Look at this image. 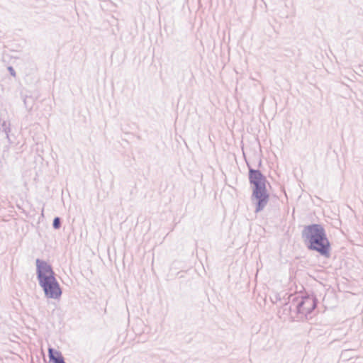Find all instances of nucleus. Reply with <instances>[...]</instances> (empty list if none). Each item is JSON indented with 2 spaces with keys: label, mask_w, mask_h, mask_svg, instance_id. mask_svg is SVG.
Returning <instances> with one entry per match:
<instances>
[{
  "label": "nucleus",
  "mask_w": 363,
  "mask_h": 363,
  "mask_svg": "<svg viewBox=\"0 0 363 363\" xmlns=\"http://www.w3.org/2000/svg\"><path fill=\"white\" fill-rule=\"evenodd\" d=\"M249 181L253 185L252 198L257 200L255 212L262 211L267 206L269 196L266 189L267 179L259 170L249 169Z\"/></svg>",
  "instance_id": "f03ea898"
},
{
  "label": "nucleus",
  "mask_w": 363,
  "mask_h": 363,
  "mask_svg": "<svg viewBox=\"0 0 363 363\" xmlns=\"http://www.w3.org/2000/svg\"><path fill=\"white\" fill-rule=\"evenodd\" d=\"M317 303L313 296L303 297L298 303L296 308L298 314L303 315L308 319V315L315 309Z\"/></svg>",
  "instance_id": "39448f33"
},
{
  "label": "nucleus",
  "mask_w": 363,
  "mask_h": 363,
  "mask_svg": "<svg viewBox=\"0 0 363 363\" xmlns=\"http://www.w3.org/2000/svg\"><path fill=\"white\" fill-rule=\"evenodd\" d=\"M8 69H9V71L10 74H11L12 76H13V77H15V76H16V72H15L14 69H13L12 67H8Z\"/></svg>",
  "instance_id": "1a4fd4ad"
},
{
  "label": "nucleus",
  "mask_w": 363,
  "mask_h": 363,
  "mask_svg": "<svg viewBox=\"0 0 363 363\" xmlns=\"http://www.w3.org/2000/svg\"><path fill=\"white\" fill-rule=\"evenodd\" d=\"M0 122H1V125L3 128V131L6 134V139L10 140V138H9V133L11 131L10 123H7L6 121H3L2 122L0 121Z\"/></svg>",
  "instance_id": "0eeeda50"
},
{
  "label": "nucleus",
  "mask_w": 363,
  "mask_h": 363,
  "mask_svg": "<svg viewBox=\"0 0 363 363\" xmlns=\"http://www.w3.org/2000/svg\"><path fill=\"white\" fill-rule=\"evenodd\" d=\"M35 264L38 283L55 277V272L52 270L51 265L46 261L37 259L35 260Z\"/></svg>",
  "instance_id": "20e7f679"
},
{
  "label": "nucleus",
  "mask_w": 363,
  "mask_h": 363,
  "mask_svg": "<svg viewBox=\"0 0 363 363\" xmlns=\"http://www.w3.org/2000/svg\"><path fill=\"white\" fill-rule=\"evenodd\" d=\"M60 218L59 217H55L53 220L52 226L55 229H58L60 227Z\"/></svg>",
  "instance_id": "6e6552de"
},
{
  "label": "nucleus",
  "mask_w": 363,
  "mask_h": 363,
  "mask_svg": "<svg viewBox=\"0 0 363 363\" xmlns=\"http://www.w3.org/2000/svg\"><path fill=\"white\" fill-rule=\"evenodd\" d=\"M45 296L48 298L59 299L62 295V289L55 277L39 283Z\"/></svg>",
  "instance_id": "7ed1b4c3"
},
{
  "label": "nucleus",
  "mask_w": 363,
  "mask_h": 363,
  "mask_svg": "<svg viewBox=\"0 0 363 363\" xmlns=\"http://www.w3.org/2000/svg\"><path fill=\"white\" fill-rule=\"evenodd\" d=\"M302 236L308 243V248L319 252L321 255L329 257L330 242L326 236L325 229L321 225L312 224L306 226Z\"/></svg>",
  "instance_id": "f257e3e1"
},
{
  "label": "nucleus",
  "mask_w": 363,
  "mask_h": 363,
  "mask_svg": "<svg viewBox=\"0 0 363 363\" xmlns=\"http://www.w3.org/2000/svg\"><path fill=\"white\" fill-rule=\"evenodd\" d=\"M48 356L50 361L53 363H65L60 352L55 350L52 348L48 349Z\"/></svg>",
  "instance_id": "423d86ee"
},
{
  "label": "nucleus",
  "mask_w": 363,
  "mask_h": 363,
  "mask_svg": "<svg viewBox=\"0 0 363 363\" xmlns=\"http://www.w3.org/2000/svg\"><path fill=\"white\" fill-rule=\"evenodd\" d=\"M23 101H24L25 105H26V99H24Z\"/></svg>",
  "instance_id": "9d476101"
}]
</instances>
